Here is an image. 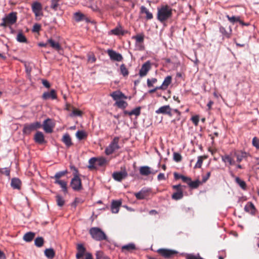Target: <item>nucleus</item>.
I'll list each match as a JSON object with an SVG mask.
<instances>
[{
  "label": "nucleus",
  "mask_w": 259,
  "mask_h": 259,
  "mask_svg": "<svg viewBox=\"0 0 259 259\" xmlns=\"http://www.w3.org/2000/svg\"><path fill=\"white\" fill-rule=\"evenodd\" d=\"M172 9L167 6H162L157 9V19L162 22L171 17Z\"/></svg>",
  "instance_id": "obj_1"
},
{
  "label": "nucleus",
  "mask_w": 259,
  "mask_h": 259,
  "mask_svg": "<svg viewBox=\"0 0 259 259\" xmlns=\"http://www.w3.org/2000/svg\"><path fill=\"white\" fill-rule=\"evenodd\" d=\"M119 138L115 137L109 145L106 148L105 153L107 155H110L113 153L116 150L120 149L119 145Z\"/></svg>",
  "instance_id": "obj_2"
},
{
  "label": "nucleus",
  "mask_w": 259,
  "mask_h": 259,
  "mask_svg": "<svg viewBox=\"0 0 259 259\" xmlns=\"http://www.w3.org/2000/svg\"><path fill=\"white\" fill-rule=\"evenodd\" d=\"M90 233L93 238L97 241L106 240V234L101 229L98 227H93L90 229Z\"/></svg>",
  "instance_id": "obj_3"
},
{
  "label": "nucleus",
  "mask_w": 259,
  "mask_h": 259,
  "mask_svg": "<svg viewBox=\"0 0 259 259\" xmlns=\"http://www.w3.org/2000/svg\"><path fill=\"white\" fill-rule=\"evenodd\" d=\"M17 17L16 12H11L2 19L3 22L1 25L6 27L15 24L17 21Z\"/></svg>",
  "instance_id": "obj_4"
},
{
  "label": "nucleus",
  "mask_w": 259,
  "mask_h": 259,
  "mask_svg": "<svg viewBox=\"0 0 259 259\" xmlns=\"http://www.w3.org/2000/svg\"><path fill=\"white\" fill-rule=\"evenodd\" d=\"M41 127L39 122L36 121L30 124H25L24 125L23 132L25 134H29L31 132L34 131Z\"/></svg>",
  "instance_id": "obj_5"
},
{
  "label": "nucleus",
  "mask_w": 259,
  "mask_h": 259,
  "mask_svg": "<svg viewBox=\"0 0 259 259\" xmlns=\"http://www.w3.org/2000/svg\"><path fill=\"white\" fill-rule=\"evenodd\" d=\"M72 188L75 191H78L81 189V181L77 175L74 176L70 183Z\"/></svg>",
  "instance_id": "obj_6"
},
{
  "label": "nucleus",
  "mask_w": 259,
  "mask_h": 259,
  "mask_svg": "<svg viewBox=\"0 0 259 259\" xmlns=\"http://www.w3.org/2000/svg\"><path fill=\"white\" fill-rule=\"evenodd\" d=\"M151 67V64L149 61L146 62L144 63L139 71V75L141 77H143L146 75L148 72L150 70Z\"/></svg>",
  "instance_id": "obj_7"
},
{
  "label": "nucleus",
  "mask_w": 259,
  "mask_h": 259,
  "mask_svg": "<svg viewBox=\"0 0 259 259\" xmlns=\"http://www.w3.org/2000/svg\"><path fill=\"white\" fill-rule=\"evenodd\" d=\"M107 53L110 57V59L112 60L119 62L122 61L123 59V57L120 54L112 50H108L107 51Z\"/></svg>",
  "instance_id": "obj_8"
},
{
  "label": "nucleus",
  "mask_w": 259,
  "mask_h": 259,
  "mask_svg": "<svg viewBox=\"0 0 259 259\" xmlns=\"http://www.w3.org/2000/svg\"><path fill=\"white\" fill-rule=\"evenodd\" d=\"M32 10L36 17L42 16V7L41 4L38 2H35L32 5Z\"/></svg>",
  "instance_id": "obj_9"
},
{
  "label": "nucleus",
  "mask_w": 259,
  "mask_h": 259,
  "mask_svg": "<svg viewBox=\"0 0 259 259\" xmlns=\"http://www.w3.org/2000/svg\"><path fill=\"white\" fill-rule=\"evenodd\" d=\"M127 176V173L125 170L120 171L114 172L112 174L113 178L117 181L120 182L122 180L125 179Z\"/></svg>",
  "instance_id": "obj_10"
},
{
  "label": "nucleus",
  "mask_w": 259,
  "mask_h": 259,
  "mask_svg": "<svg viewBox=\"0 0 259 259\" xmlns=\"http://www.w3.org/2000/svg\"><path fill=\"white\" fill-rule=\"evenodd\" d=\"M110 96L115 102H117L121 99H127V97L120 91H114L111 93Z\"/></svg>",
  "instance_id": "obj_11"
},
{
  "label": "nucleus",
  "mask_w": 259,
  "mask_h": 259,
  "mask_svg": "<svg viewBox=\"0 0 259 259\" xmlns=\"http://www.w3.org/2000/svg\"><path fill=\"white\" fill-rule=\"evenodd\" d=\"M140 173L142 176H148L150 174H155L157 170H152L151 168L148 166H141L140 168Z\"/></svg>",
  "instance_id": "obj_12"
},
{
  "label": "nucleus",
  "mask_w": 259,
  "mask_h": 259,
  "mask_svg": "<svg viewBox=\"0 0 259 259\" xmlns=\"http://www.w3.org/2000/svg\"><path fill=\"white\" fill-rule=\"evenodd\" d=\"M171 109L169 105H164L160 107L159 109L155 111L157 114H167L170 116L171 115Z\"/></svg>",
  "instance_id": "obj_13"
},
{
  "label": "nucleus",
  "mask_w": 259,
  "mask_h": 259,
  "mask_svg": "<svg viewBox=\"0 0 259 259\" xmlns=\"http://www.w3.org/2000/svg\"><path fill=\"white\" fill-rule=\"evenodd\" d=\"M222 161L225 163L226 166L230 167L235 164V160L230 155L226 154L221 156Z\"/></svg>",
  "instance_id": "obj_14"
},
{
  "label": "nucleus",
  "mask_w": 259,
  "mask_h": 259,
  "mask_svg": "<svg viewBox=\"0 0 259 259\" xmlns=\"http://www.w3.org/2000/svg\"><path fill=\"white\" fill-rule=\"evenodd\" d=\"M149 192V189L143 188L139 192L136 193L135 195L137 199H144L148 196Z\"/></svg>",
  "instance_id": "obj_15"
},
{
  "label": "nucleus",
  "mask_w": 259,
  "mask_h": 259,
  "mask_svg": "<svg viewBox=\"0 0 259 259\" xmlns=\"http://www.w3.org/2000/svg\"><path fill=\"white\" fill-rule=\"evenodd\" d=\"M43 128L48 133H51L53 131V125L50 119L45 120L43 122Z\"/></svg>",
  "instance_id": "obj_16"
},
{
  "label": "nucleus",
  "mask_w": 259,
  "mask_h": 259,
  "mask_svg": "<svg viewBox=\"0 0 259 259\" xmlns=\"http://www.w3.org/2000/svg\"><path fill=\"white\" fill-rule=\"evenodd\" d=\"M158 252L161 255L166 258L170 257L177 253V252L174 250L166 249H159L158 250Z\"/></svg>",
  "instance_id": "obj_17"
},
{
  "label": "nucleus",
  "mask_w": 259,
  "mask_h": 259,
  "mask_svg": "<svg viewBox=\"0 0 259 259\" xmlns=\"http://www.w3.org/2000/svg\"><path fill=\"white\" fill-rule=\"evenodd\" d=\"M43 99H57V94L55 90H51L50 92H45L42 96Z\"/></svg>",
  "instance_id": "obj_18"
},
{
  "label": "nucleus",
  "mask_w": 259,
  "mask_h": 259,
  "mask_svg": "<svg viewBox=\"0 0 259 259\" xmlns=\"http://www.w3.org/2000/svg\"><path fill=\"white\" fill-rule=\"evenodd\" d=\"M132 38L136 40V45L139 47V49L142 50L143 49V42L144 41V36L138 34L133 36Z\"/></svg>",
  "instance_id": "obj_19"
},
{
  "label": "nucleus",
  "mask_w": 259,
  "mask_h": 259,
  "mask_svg": "<svg viewBox=\"0 0 259 259\" xmlns=\"http://www.w3.org/2000/svg\"><path fill=\"white\" fill-rule=\"evenodd\" d=\"M245 211L250 213L252 215H254L256 211V209L253 204L251 202H248L244 207Z\"/></svg>",
  "instance_id": "obj_20"
},
{
  "label": "nucleus",
  "mask_w": 259,
  "mask_h": 259,
  "mask_svg": "<svg viewBox=\"0 0 259 259\" xmlns=\"http://www.w3.org/2000/svg\"><path fill=\"white\" fill-rule=\"evenodd\" d=\"M121 204V201L120 200H113L111 204L112 212L114 213H117Z\"/></svg>",
  "instance_id": "obj_21"
},
{
  "label": "nucleus",
  "mask_w": 259,
  "mask_h": 259,
  "mask_svg": "<svg viewBox=\"0 0 259 259\" xmlns=\"http://www.w3.org/2000/svg\"><path fill=\"white\" fill-rule=\"evenodd\" d=\"M35 142L41 144L45 142V138L43 133L41 132H37L34 137Z\"/></svg>",
  "instance_id": "obj_22"
},
{
  "label": "nucleus",
  "mask_w": 259,
  "mask_h": 259,
  "mask_svg": "<svg viewBox=\"0 0 259 259\" xmlns=\"http://www.w3.org/2000/svg\"><path fill=\"white\" fill-rule=\"evenodd\" d=\"M74 18L77 22L81 21H85L86 22H89V19L83 14L80 12H76L74 14Z\"/></svg>",
  "instance_id": "obj_23"
},
{
  "label": "nucleus",
  "mask_w": 259,
  "mask_h": 259,
  "mask_svg": "<svg viewBox=\"0 0 259 259\" xmlns=\"http://www.w3.org/2000/svg\"><path fill=\"white\" fill-rule=\"evenodd\" d=\"M77 253L76 254V257L77 259L81 258L84 254L85 249L82 244H78L77 245Z\"/></svg>",
  "instance_id": "obj_24"
},
{
  "label": "nucleus",
  "mask_w": 259,
  "mask_h": 259,
  "mask_svg": "<svg viewBox=\"0 0 259 259\" xmlns=\"http://www.w3.org/2000/svg\"><path fill=\"white\" fill-rule=\"evenodd\" d=\"M21 181L18 178H13L11 180V185L14 189H20L21 187Z\"/></svg>",
  "instance_id": "obj_25"
},
{
  "label": "nucleus",
  "mask_w": 259,
  "mask_h": 259,
  "mask_svg": "<svg viewBox=\"0 0 259 259\" xmlns=\"http://www.w3.org/2000/svg\"><path fill=\"white\" fill-rule=\"evenodd\" d=\"M62 142L65 144L67 147H69L72 145L71 139L68 134L64 135L62 138Z\"/></svg>",
  "instance_id": "obj_26"
},
{
  "label": "nucleus",
  "mask_w": 259,
  "mask_h": 259,
  "mask_svg": "<svg viewBox=\"0 0 259 259\" xmlns=\"http://www.w3.org/2000/svg\"><path fill=\"white\" fill-rule=\"evenodd\" d=\"M110 33L116 35H122L124 34V31L120 26H119L112 29Z\"/></svg>",
  "instance_id": "obj_27"
},
{
  "label": "nucleus",
  "mask_w": 259,
  "mask_h": 259,
  "mask_svg": "<svg viewBox=\"0 0 259 259\" xmlns=\"http://www.w3.org/2000/svg\"><path fill=\"white\" fill-rule=\"evenodd\" d=\"M48 42L50 45L51 47L59 51L61 49V47L60 45H59V42L57 41H55V40H53L52 39H49L48 40Z\"/></svg>",
  "instance_id": "obj_28"
},
{
  "label": "nucleus",
  "mask_w": 259,
  "mask_h": 259,
  "mask_svg": "<svg viewBox=\"0 0 259 259\" xmlns=\"http://www.w3.org/2000/svg\"><path fill=\"white\" fill-rule=\"evenodd\" d=\"M235 156L236 157L237 161L238 162H240L244 158L246 157L247 153L243 151H239L238 152H235Z\"/></svg>",
  "instance_id": "obj_29"
},
{
  "label": "nucleus",
  "mask_w": 259,
  "mask_h": 259,
  "mask_svg": "<svg viewBox=\"0 0 259 259\" xmlns=\"http://www.w3.org/2000/svg\"><path fill=\"white\" fill-rule=\"evenodd\" d=\"M141 13L146 15V19L150 20L153 18L152 14L144 6H142L140 8Z\"/></svg>",
  "instance_id": "obj_30"
},
{
  "label": "nucleus",
  "mask_w": 259,
  "mask_h": 259,
  "mask_svg": "<svg viewBox=\"0 0 259 259\" xmlns=\"http://www.w3.org/2000/svg\"><path fill=\"white\" fill-rule=\"evenodd\" d=\"M183 197V193L182 190H178L177 192L174 193L171 196V198L176 200H180Z\"/></svg>",
  "instance_id": "obj_31"
},
{
  "label": "nucleus",
  "mask_w": 259,
  "mask_h": 259,
  "mask_svg": "<svg viewBox=\"0 0 259 259\" xmlns=\"http://www.w3.org/2000/svg\"><path fill=\"white\" fill-rule=\"evenodd\" d=\"M220 31L223 34L224 37L229 38L231 36L232 29L230 28L229 31H227L224 27L221 26L220 27Z\"/></svg>",
  "instance_id": "obj_32"
},
{
  "label": "nucleus",
  "mask_w": 259,
  "mask_h": 259,
  "mask_svg": "<svg viewBox=\"0 0 259 259\" xmlns=\"http://www.w3.org/2000/svg\"><path fill=\"white\" fill-rule=\"evenodd\" d=\"M35 236V233L29 232L25 234L23 236V239L26 242H30L32 240Z\"/></svg>",
  "instance_id": "obj_33"
},
{
  "label": "nucleus",
  "mask_w": 259,
  "mask_h": 259,
  "mask_svg": "<svg viewBox=\"0 0 259 259\" xmlns=\"http://www.w3.org/2000/svg\"><path fill=\"white\" fill-rule=\"evenodd\" d=\"M55 183L59 184L62 189V190L65 193L67 192V183L65 181L61 180H55Z\"/></svg>",
  "instance_id": "obj_34"
},
{
  "label": "nucleus",
  "mask_w": 259,
  "mask_h": 259,
  "mask_svg": "<svg viewBox=\"0 0 259 259\" xmlns=\"http://www.w3.org/2000/svg\"><path fill=\"white\" fill-rule=\"evenodd\" d=\"M226 17L228 18V20L232 23H234L235 22H238L240 24H243L242 21L240 20L239 17H236L234 16L230 17L229 15H227Z\"/></svg>",
  "instance_id": "obj_35"
},
{
  "label": "nucleus",
  "mask_w": 259,
  "mask_h": 259,
  "mask_svg": "<svg viewBox=\"0 0 259 259\" xmlns=\"http://www.w3.org/2000/svg\"><path fill=\"white\" fill-rule=\"evenodd\" d=\"M115 105L121 109H125L127 106V102L123 100V99L115 102Z\"/></svg>",
  "instance_id": "obj_36"
},
{
  "label": "nucleus",
  "mask_w": 259,
  "mask_h": 259,
  "mask_svg": "<svg viewBox=\"0 0 259 259\" xmlns=\"http://www.w3.org/2000/svg\"><path fill=\"white\" fill-rule=\"evenodd\" d=\"M45 255L49 258H52L55 256V252L52 248L46 249L45 251Z\"/></svg>",
  "instance_id": "obj_37"
},
{
  "label": "nucleus",
  "mask_w": 259,
  "mask_h": 259,
  "mask_svg": "<svg viewBox=\"0 0 259 259\" xmlns=\"http://www.w3.org/2000/svg\"><path fill=\"white\" fill-rule=\"evenodd\" d=\"M236 183L239 185V186L243 190H245L246 188V185L245 182L240 179L239 177L235 178Z\"/></svg>",
  "instance_id": "obj_38"
},
{
  "label": "nucleus",
  "mask_w": 259,
  "mask_h": 259,
  "mask_svg": "<svg viewBox=\"0 0 259 259\" xmlns=\"http://www.w3.org/2000/svg\"><path fill=\"white\" fill-rule=\"evenodd\" d=\"M76 137L78 140H81L87 137V135L83 131H78L76 133Z\"/></svg>",
  "instance_id": "obj_39"
},
{
  "label": "nucleus",
  "mask_w": 259,
  "mask_h": 259,
  "mask_svg": "<svg viewBox=\"0 0 259 259\" xmlns=\"http://www.w3.org/2000/svg\"><path fill=\"white\" fill-rule=\"evenodd\" d=\"M171 81V77L170 76H167L164 81H163V83L162 84V85L164 88V89H166L167 87L170 84Z\"/></svg>",
  "instance_id": "obj_40"
},
{
  "label": "nucleus",
  "mask_w": 259,
  "mask_h": 259,
  "mask_svg": "<svg viewBox=\"0 0 259 259\" xmlns=\"http://www.w3.org/2000/svg\"><path fill=\"white\" fill-rule=\"evenodd\" d=\"M16 39L20 42H26L27 39L25 35L21 32H19L17 35Z\"/></svg>",
  "instance_id": "obj_41"
},
{
  "label": "nucleus",
  "mask_w": 259,
  "mask_h": 259,
  "mask_svg": "<svg viewBox=\"0 0 259 259\" xmlns=\"http://www.w3.org/2000/svg\"><path fill=\"white\" fill-rule=\"evenodd\" d=\"M97 160L96 158L93 157L91 158L89 161V165L88 166V167L90 169H93L96 168V165H97Z\"/></svg>",
  "instance_id": "obj_42"
},
{
  "label": "nucleus",
  "mask_w": 259,
  "mask_h": 259,
  "mask_svg": "<svg viewBox=\"0 0 259 259\" xmlns=\"http://www.w3.org/2000/svg\"><path fill=\"white\" fill-rule=\"evenodd\" d=\"M97 160V165L101 166L104 165L106 162L107 160L105 158L101 157L99 158H96Z\"/></svg>",
  "instance_id": "obj_43"
},
{
  "label": "nucleus",
  "mask_w": 259,
  "mask_h": 259,
  "mask_svg": "<svg viewBox=\"0 0 259 259\" xmlns=\"http://www.w3.org/2000/svg\"><path fill=\"white\" fill-rule=\"evenodd\" d=\"M67 173V170H65L63 171H61L57 172L54 177H52V178H55L56 180H60L59 179L66 175Z\"/></svg>",
  "instance_id": "obj_44"
},
{
  "label": "nucleus",
  "mask_w": 259,
  "mask_h": 259,
  "mask_svg": "<svg viewBox=\"0 0 259 259\" xmlns=\"http://www.w3.org/2000/svg\"><path fill=\"white\" fill-rule=\"evenodd\" d=\"M44 242V239L42 237H37L34 240L35 245L38 247H41Z\"/></svg>",
  "instance_id": "obj_45"
},
{
  "label": "nucleus",
  "mask_w": 259,
  "mask_h": 259,
  "mask_svg": "<svg viewBox=\"0 0 259 259\" xmlns=\"http://www.w3.org/2000/svg\"><path fill=\"white\" fill-rule=\"evenodd\" d=\"M120 70L121 73L124 76H127L128 74V71L124 64H121L120 67Z\"/></svg>",
  "instance_id": "obj_46"
},
{
  "label": "nucleus",
  "mask_w": 259,
  "mask_h": 259,
  "mask_svg": "<svg viewBox=\"0 0 259 259\" xmlns=\"http://www.w3.org/2000/svg\"><path fill=\"white\" fill-rule=\"evenodd\" d=\"M141 113V107H138L130 111V116L135 115L136 116H139Z\"/></svg>",
  "instance_id": "obj_47"
},
{
  "label": "nucleus",
  "mask_w": 259,
  "mask_h": 259,
  "mask_svg": "<svg viewBox=\"0 0 259 259\" xmlns=\"http://www.w3.org/2000/svg\"><path fill=\"white\" fill-rule=\"evenodd\" d=\"M200 183L201 182L198 180L195 181H192L191 179L188 185L191 188H196L199 186Z\"/></svg>",
  "instance_id": "obj_48"
},
{
  "label": "nucleus",
  "mask_w": 259,
  "mask_h": 259,
  "mask_svg": "<svg viewBox=\"0 0 259 259\" xmlns=\"http://www.w3.org/2000/svg\"><path fill=\"white\" fill-rule=\"evenodd\" d=\"M135 248V245L134 243H129L122 247V249H126L128 251L133 250Z\"/></svg>",
  "instance_id": "obj_49"
},
{
  "label": "nucleus",
  "mask_w": 259,
  "mask_h": 259,
  "mask_svg": "<svg viewBox=\"0 0 259 259\" xmlns=\"http://www.w3.org/2000/svg\"><path fill=\"white\" fill-rule=\"evenodd\" d=\"M56 201L59 206H62L64 204V200L60 195H58L56 196Z\"/></svg>",
  "instance_id": "obj_50"
},
{
  "label": "nucleus",
  "mask_w": 259,
  "mask_h": 259,
  "mask_svg": "<svg viewBox=\"0 0 259 259\" xmlns=\"http://www.w3.org/2000/svg\"><path fill=\"white\" fill-rule=\"evenodd\" d=\"M60 1V0H51V8L55 11H56L58 7V3Z\"/></svg>",
  "instance_id": "obj_51"
},
{
  "label": "nucleus",
  "mask_w": 259,
  "mask_h": 259,
  "mask_svg": "<svg viewBox=\"0 0 259 259\" xmlns=\"http://www.w3.org/2000/svg\"><path fill=\"white\" fill-rule=\"evenodd\" d=\"M82 115V112L78 109H74L70 114V116H80Z\"/></svg>",
  "instance_id": "obj_52"
},
{
  "label": "nucleus",
  "mask_w": 259,
  "mask_h": 259,
  "mask_svg": "<svg viewBox=\"0 0 259 259\" xmlns=\"http://www.w3.org/2000/svg\"><path fill=\"white\" fill-rule=\"evenodd\" d=\"M203 163V158L202 156L198 157L197 161L195 165V168H200Z\"/></svg>",
  "instance_id": "obj_53"
},
{
  "label": "nucleus",
  "mask_w": 259,
  "mask_h": 259,
  "mask_svg": "<svg viewBox=\"0 0 259 259\" xmlns=\"http://www.w3.org/2000/svg\"><path fill=\"white\" fill-rule=\"evenodd\" d=\"M157 80L155 78L147 79V86L150 88L153 86V84L157 82Z\"/></svg>",
  "instance_id": "obj_54"
},
{
  "label": "nucleus",
  "mask_w": 259,
  "mask_h": 259,
  "mask_svg": "<svg viewBox=\"0 0 259 259\" xmlns=\"http://www.w3.org/2000/svg\"><path fill=\"white\" fill-rule=\"evenodd\" d=\"M252 145L257 149L259 150V139L256 137H254L252 139Z\"/></svg>",
  "instance_id": "obj_55"
},
{
  "label": "nucleus",
  "mask_w": 259,
  "mask_h": 259,
  "mask_svg": "<svg viewBox=\"0 0 259 259\" xmlns=\"http://www.w3.org/2000/svg\"><path fill=\"white\" fill-rule=\"evenodd\" d=\"M186 259H203L201 257L199 254L194 255L192 254H189L187 255Z\"/></svg>",
  "instance_id": "obj_56"
},
{
  "label": "nucleus",
  "mask_w": 259,
  "mask_h": 259,
  "mask_svg": "<svg viewBox=\"0 0 259 259\" xmlns=\"http://www.w3.org/2000/svg\"><path fill=\"white\" fill-rule=\"evenodd\" d=\"M0 172L6 175L7 176H10V169L8 168H3L0 169Z\"/></svg>",
  "instance_id": "obj_57"
},
{
  "label": "nucleus",
  "mask_w": 259,
  "mask_h": 259,
  "mask_svg": "<svg viewBox=\"0 0 259 259\" xmlns=\"http://www.w3.org/2000/svg\"><path fill=\"white\" fill-rule=\"evenodd\" d=\"M96 259H105L106 257L103 256V253L101 251H98L96 253Z\"/></svg>",
  "instance_id": "obj_58"
},
{
  "label": "nucleus",
  "mask_w": 259,
  "mask_h": 259,
  "mask_svg": "<svg viewBox=\"0 0 259 259\" xmlns=\"http://www.w3.org/2000/svg\"><path fill=\"white\" fill-rule=\"evenodd\" d=\"M174 159L177 161L179 162L182 159L181 155L178 153H174Z\"/></svg>",
  "instance_id": "obj_59"
},
{
  "label": "nucleus",
  "mask_w": 259,
  "mask_h": 259,
  "mask_svg": "<svg viewBox=\"0 0 259 259\" xmlns=\"http://www.w3.org/2000/svg\"><path fill=\"white\" fill-rule=\"evenodd\" d=\"M88 62L90 63H94L96 61V58L94 55L88 56Z\"/></svg>",
  "instance_id": "obj_60"
},
{
  "label": "nucleus",
  "mask_w": 259,
  "mask_h": 259,
  "mask_svg": "<svg viewBox=\"0 0 259 259\" xmlns=\"http://www.w3.org/2000/svg\"><path fill=\"white\" fill-rule=\"evenodd\" d=\"M210 176V172H207L205 176H202V183H205L209 179Z\"/></svg>",
  "instance_id": "obj_61"
},
{
  "label": "nucleus",
  "mask_w": 259,
  "mask_h": 259,
  "mask_svg": "<svg viewBox=\"0 0 259 259\" xmlns=\"http://www.w3.org/2000/svg\"><path fill=\"white\" fill-rule=\"evenodd\" d=\"M181 179L182 180V181L184 182H185V183H187L188 185H189V182H190V180H191V179L190 178L185 177V176H183V175H182V176L181 177Z\"/></svg>",
  "instance_id": "obj_62"
},
{
  "label": "nucleus",
  "mask_w": 259,
  "mask_h": 259,
  "mask_svg": "<svg viewBox=\"0 0 259 259\" xmlns=\"http://www.w3.org/2000/svg\"><path fill=\"white\" fill-rule=\"evenodd\" d=\"M157 179L158 181L165 180L166 177L163 173H160L157 176Z\"/></svg>",
  "instance_id": "obj_63"
},
{
  "label": "nucleus",
  "mask_w": 259,
  "mask_h": 259,
  "mask_svg": "<svg viewBox=\"0 0 259 259\" xmlns=\"http://www.w3.org/2000/svg\"><path fill=\"white\" fill-rule=\"evenodd\" d=\"M191 120L195 125L198 124L199 122V117L197 116H193L191 118Z\"/></svg>",
  "instance_id": "obj_64"
}]
</instances>
